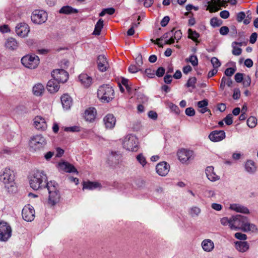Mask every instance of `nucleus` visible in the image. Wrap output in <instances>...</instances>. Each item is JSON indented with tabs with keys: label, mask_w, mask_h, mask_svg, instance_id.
Wrapping results in <instances>:
<instances>
[{
	"label": "nucleus",
	"mask_w": 258,
	"mask_h": 258,
	"mask_svg": "<svg viewBox=\"0 0 258 258\" xmlns=\"http://www.w3.org/2000/svg\"><path fill=\"white\" fill-rule=\"evenodd\" d=\"M96 115V109L94 107H90L85 111L84 117L86 121L92 122L95 120Z\"/></svg>",
	"instance_id": "nucleus-19"
},
{
	"label": "nucleus",
	"mask_w": 258,
	"mask_h": 258,
	"mask_svg": "<svg viewBox=\"0 0 258 258\" xmlns=\"http://www.w3.org/2000/svg\"><path fill=\"white\" fill-rule=\"evenodd\" d=\"M177 155L179 160L183 164H188L195 158L194 152L192 150L181 149L178 150Z\"/></svg>",
	"instance_id": "nucleus-9"
},
{
	"label": "nucleus",
	"mask_w": 258,
	"mask_h": 258,
	"mask_svg": "<svg viewBox=\"0 0 258 258\" xmlns=\"http://www.w3.org/2000/svg\"><path fill=\"white\" fill-rule=\"evenodd\" d=\"M83 189H87L93 190L98 187H100V184L97 182L84 181L83 183Z\"/></svg>",
	"instance_id": "nucleus-33"
},
{
	"label": "nucleus",
	"mask_w": 258,
	"mask_h": 258,
	"mask_svg": "<svg viewBox=\"0 0 258 258\" xmlns=\"http://www.w3.org/2000/svg\"><path fill=\"white\" fill-rule=\"evenodd\" d=\"M170 20V18L168 16H165L164 17L161 22V25L162 27H165L167 26L168 23H169V21Z\"/></svg>",
	"instance_id": "nucleus-63"
},
{
	"label": "nucleus",
	"mask_w": 258,
	"mask_h": 258,
	"mask_svg": "<svg viewBox=\"0 0 258 258\" xmlns=\"http://www.w3.org/2000/svg\"><path fill=\"white\" fill-rule=\"evenodd\" d=\"M116 121V118L112 114H108L103 118L105 126L107 129L113 128L115 125Z\"/></svg>",
	"instance_id": "nucleus-21"
},
{
	"label": "nucleus",
	"mask_w": 258,
	"mask_h": 258,
	"mask_svg": "<svg viewBox=\"0 0 258 258\" xmlns=\"http://www.w3.org/2000/svg\"><path fill=\"white\" fill-rule=\"evenodd\" d=\"M139 144L138 138L133 134L124 137L122 143L123 148L131 152H137L138 150Z\"/></svg>",
	"instance_id": "nucleus-6"
},
{
	"label": "nucleus",
	"mask_w": 258,
	"mask_h": 258,
	"mask_svg": "<svg viewBox=\"0 0 258 258\" xmlns=\"http://www.w3.org/2000/svg\"><path fill=\"white\" fill-rule=\"evenodd\" d=\"M64 130L66 132H78L80 131V127L79 126L66 127Z\"/></svg>",
	"instance_id": "nucleus-47"
},
{
	"label": "nucleus",
	"mask_w": 258,
	"mask_h": 258,
	"mask_svg": "<svg viewBox=\"0 0 258 258\" xmlns=\"http://www.w3.org/2000/svg\"><path fill=\"white\" fill-rule=\"evenodd\" d=\"M5 46L7 49L13 51L18 48L19 43L15 38L10 37L6 40Z\"/></svg>",
	"instance_id": "nucleus-23"
},
{
	"label": "nucleus",
	"mask_w": 258,
	"mask_h": 258,
	"mask_svg": "<svg viewBox=\"0 0 258 258\" xmlns=\"http://www.w3.org/2000/svg\"><path fill=\"white\" fill-rule=\"evenodd\" d=\"M137 160L143 167L147 164L146 158L142 153L137 155Z\"/></svg>",
	"instance_id": "nucleus-43"
},
{
	"label": "nucleus",
	"mask_w": 258,
	"mask_h": 258,
	"mask_svg": "<svg viewBox=\"0 0 258 258\" xmlns=\"http://www.w3.org/2000/svg\"><path fill=\"white\" fill-rule=\"evenodd\" d=\"M46 144V138L41 134L31 137L29 141L30 148L33 151H39L44 148Z\"/></svg>",
	"instance_id": "nucleus-7"
},
{
	"label": "nucleus",
	"mask_w": 258,
	"mask_h": 258,
	"mask_svg": "<svg viewBox=\"0 0 258 258\" xmlns=\"http://www.w3.org/2000/svg\"><path fill=\"white\" fill-rule=\"evenodd\" d=\"M234 245L236 249L240 252H246L249 248V245L247 241H236Z\"/></svg>",
	"instance_id": "nucleus-25"
},
{
	"label": "nucleus",
	"mask_w": 258,
	"mask_h": 258,
	"mask_svg": "<svg viewBox=\"0 0 258 258\" xmlns=\"http://www.w3.org/2000/svg\"><path fill=\"white\" fill-rule=\"evenodd\" d=\"M208 105V101L207 99H204L202 101L198 102L197 106L199 108H200L199 111L201 113H204L208 111H210V110H209L207 107Z\"/></svg>",
	"instance_id": "nucleus-35"
},
{
	"label": "nucleus",
	"mask_w": 258,
	"mask_h": 258,
	"mask_svg": "<svg viewBox=\"0 0 258 258\" xmlns=\"http://www.w3.org/2000/svg\"><path fill=\"white\" fill-rule=\"evenodd\" d=\"M234 237L241 240H245L247 239V236L245 234L240 232H237L234 234Z\"/></svg>",
	"instance_id": "nucleus-53"
},
{
	"label": "nucleus",
	"mask_w": 258,
	"mask_h": 258,
	"mask_svg": "<svg viewBox=\"0 0 258 258\" xmlns=\"http://www.w3.org/2000/svg\"><path fill=\"white\" fill-rule=\"evenodd\" d=\"M203 249L206 252H211L214 248V243L210 239H205L201 243Z\"/></svg>",
	"instance_id": "nucleus-26"
},
{
	"label": "nucleus",
	"mask_w": 258,
	"mask_h": 258,
	"mask_svg": "<svg viewBox=\"0 0 258 258\" xmlns=\"http://www.w3.org/2000/svg\"><path fill=\"white\" fill-rule=\"evenodd\" d=\"M140 24L139 22L138 24L133 23L132 24V26L130 29H129L127 32V34L128 36H132L135 33L134 27H138V25Z\"/></svg>",
	"instance_id": "nucleus-57"
},
{
	"label": "nucleus",
	"mask_w": 258,
	"mask_h": 258,
	"mask_svg": "<svg viewBox=\"0 0 258 258\" xmlns=\"http://www.w3.org/2000/svg\"><path fill=\"white\" fill-rule=\"evenodd\" d=\"M120 155L115 152H111L108 156L107 163L110 166H114L119 162Z\"/></svg>",
	"instance_id": "nucleus-27"
},
{
	"label": "nucleus",
	"mask_w": 258,
	"mask_h": 258,
	"mask_svg": "<svg viewBox=\"0 0 258 258\" xmlns=\"http://www.w3.org/2000/svg\"><path fill=\"white\" fill-rule=\"evenodd\" d=\"M58 166L62 171L69 173L75 172L78 174V172L74 166L67 162H60Z\"/></svg>",
	"instance_id": "nucleus-22"
},
{
	"label": "nucleus",
	"mask_w": 258,
	"mask_h": 258,
	"mask_svg": "<svg viewBox=\"0 0 258 258\" xmlns=\"http://www.w3.org/2000/svg\"><path fill=\"white\" fill-rule=\"evenodd\" d=\"M231 229H240L244 232H252L257 230L255 225L249 223L246 217L240 215L232 216Z\"/></svg>",
	"instance_id": "nucleus-1"
},
{
	"label": "nucleus",
	"mask_w": 258,
	"mask_h": 258,
	"mask_svg": "<svg viewBox=\"0 0 258 258\" xmlns=\"http://www.w3.org/2000/svg\"><path fill=\"white\" fill-rule=\"evenodd\" d=\"M128 70L131 73H136L141 71V69L137 65L132 64L128 67Z\"/></svg>",
	"instance_id": "nucleus-49"
},
{
	"label": "nucleus",
	"mask_w": 258,
	"mask_h": 258,
	"mask_svg": "<svg viewBox=\"0 0 258 258\" xmlns=\"http://www.w3.org/2000/svg\"><path fill=\"white\" fill-rule=\"evenodd\" d=\"M22 215L26 221H33L35 217V210L33 207L29 204L25 206L22 211Z\"/></svg>",
	"instance_id": "nucleus-13"
},
{
	"label": "nucleus",
	"mask_w": 258,
	"mask_h": 258,
	"mask_svg": "<svg viewBox=\"0 0 258 258\" xmlns=\"http://www.w3.org/2000/svg\"><path fill=\"white\" fill-rule=\"evenodd\" d=\"M211 62L213 67L215 69H217L221 66V63L219 59L216 57H213L211 59Z\"/></svg>",
	"instance_id": "nucleus-46"
},
{
	"label": "nucleus",
	"mask_w": 258,
	"mask_h": 258,
	"mask_svg": "<svg viewBox=\"0 0 258 258\" xmlns=\"http://www.w3.org/2000/svg\"><path fill=\"white\" fill-rule=\"evenodd\" d=\"M230 208L236 212L243 214H248L249 210L245 207L237 204H233L230 205Z\"/></svg>",
	"instance_id": "nucleus-30"
},
{
	"label": "nucleus",
	"mask_w": 258,
	"mask_h": 258,
	"mask_svg": "<svg viewBox=\"0 0 258 258\" xmlns=\"http://www.w3.org/2000/svg\"><path fill=\"white\" fill-rule=\"evenodd\" d=\"M170 169V166L166 162H162L156 165V170L157 173L160 176L166 175Z\"/></svg>",
	"instance_id": "nucleus-18"
},
{
	"label": "nucleus",
	"mask_w": 258,
	"mask_h": 258,
	"mask_svg": "<svg viewBox=\"0 0 258 258\" xmlns=\"http://www.w3.org/2000/svg\"><path fill=\"white\" fill-rule=\"evenodd\" d=\"M22 64L29 69H35L37 68L39 63V58L36 55H26L21 59Z\"/></svg>",
	"instance_id": "nucleus-8"
},
{
	"label": "nucleus",
	"mask_w": 258,
	"mask_h": 258,
	"mask_svg": "<svg viewBox=\"0 0 258 258\" xmlns=\"http://www.w3.org/2000/svg\"><path fill=\"white\" fill-rule=\"evenodd\" d=\"M236 71V69L233 68H228L225 71V75L227 77L232 76Z\"/></svg>",
	"instance_id": "nucleus-51"
},
{
	"label": "nucleus",
	"mask_w": 258,
	"mask_h": 258,
	"mask_svg": "<svg viewBox=\"0 0 258 258\" xmlns=\"http://www.w3.org/2000/svg\"><path fill=\"white\" fill-rule=\"evenodd\" d=\"M188 37L197 43H199L198 38L200 37V34L196 31H193L191 29L188 30Z\"/></svg>",
	"instance_id": "nucleus-38"
},
{
	"label": "nucleus",
	"mask_w": 258,
	"mask_h": 258,
	"mask_svg": "<svg viewBox=\"0 0 258 258\" xmlns=\"http://www.w3.org/2000/svg\"><path fill=\"white\" fill-rule=\"evenodd\" d=\"M13 171L9 168H5L0 174V180L5 184L6 187L10 192L16 190Z\"/></svg>",
	"instance_id": "nucleus-3"
},
{
	"label": "nucleus",
	"mask_w": 258,
	"mask_h": 258,
	"mask_svg": "<svg viewBox=\"0 0 258 258\" xmlns=\"http://www.w3.org/2000/svg\"><path fill=\"white\" fill-rule=\"evenodd\" d=\"M79 79L85 87H88L92 84V78L86 74H82L79 76Z\"/></svg>",
	"instance_id": "nucleus-31"
},
{
	"label": "nucleus",
	"mask_w": 258,
	"mask_h": 258,
	"mask_svg": "<svg viewBox=\"0 0 258 258\" xmlns=\"http://www.w3.org/2000/svg\"><path fill=\"white\" fill-rule=\"evenodd\" d=\"M224 120L227 125H231L233 122L232 114H229L227 115L224 118Z\"/></svg>",
	"instance_id": "nucleus-59"
},
{
	"label": "nucleus",
	"mask_w": 258,
	"mask_h": 258,
	"mask_svg": "<svg viewBox=\"0 0 258 258\" xmlns=\"http://www.w3.org/2000/svg\"><path fill=\"white\" fill-rule=\"evenodd\" d=\"M172 30H173V39L174 42L175 40L178 41L182 37V33L180 30L174 31V29Z\"/></svg>",
	"instance_id": "nucleus-45"
},
{
	"label": "nucleus",
	"mask_w": 258,
	"mask_h": 258,
	"mask_svg": "<svg viewBox=\"0 0 258 258\" xmlns=\"http://www.w3.org/2000/svg\"><path fill=\"white\" fill-rule=\"evenodd\" d=\"M49 182L47 177L43 170L35 171L29 180L30 187L34 190L45 188L47 187Z\"/></svg>",
	"instance_id": "nucleus-2"
},
{
	"label": "nucleus",
	"mask_w": 258,
	"mask_h": 258,
	"mask_svg": "<svg viewBox=\"0 0 258 258\" xmlns=\"http://www.w3.org/2000/svg\"><path fill=\"white\" fill-rule=\"evenodd\" d=\"M114 96V90L109 85H101L98 89L97 96L102 102H110L113 99Z\"/></svg>",
	"instance_id": "nucleus-5"
},
{
	"label": "nucleus",
	"mask_w": 258,
	"mask_h": 258,
	"mask_svg": "<svg viewBox=\"0 0 258 258\" xmlns=\"http://www.w3.org/2000/svg\"><path fill=\"white\" fill-rule=\"evenodd\" d=\"M201 212V210L197 207H194L191 208L190 214L192 216H198Z\"/></svg>",
	"instance_id": "nucleus-50"
},
{
	"label": "nucleus",
	"mask_w": 258,
	"mask_h": 258,
	"mask_svg": "<svg viewBox=\"0 0 258 258\" xmlns=\"http://www.w3.org/2000/svg\"><path fill=\"white\" fill-rule=\"evenodd\" d=\"M256 123L257 119L254 116H250L247 120V124L249 127L251 128L255 127L256 125Z\"/></svg>",
	"instance_id": "nucleus-40"
},
{
	"label": "nucleus",
	"mask_w": 258,
	"mask_h": 258,
	"mask_svg": "<svg viewBox=\"0 0 258 258\" xmlns=\"http://www.w3.org/2000/svg\"><path fill=\"white\" fill-rule=\"evenodd\" d=\"M60 14L70 15L74 13H78V10L69 6L62 7L59 11Z\"/></svg>",
	"instance_id": "nucleus-34"
},
{
	"label": "nucleus",
	"mask_w": 258,
	"mask_h": 258,
	"mask_svg": "<svg viewBox=\"0 0 258 258\" xmlns=\"http://www.w3.org/2000/svg\"><path fill=\"white\" fill-rule=\"evenodd\" d=\"M44 90V86L42 84L37 83L33 86L32 92L35 96H40L43 94Z\"/></svg>",
	"instance_id": "nucleus-32"
},
{
	"label": "nucleus",
	"mask_w": 258,
	"mask_h": 258,
	"mask_svg": "<svg viewBox=\"0 0 258 258\" xmlns=\"http://www.w3.org/2000/svg\"><path fill=\"white\" fill-rule=\"evenodd\" d=\"M173 30H172L166 33H165L161 38H158L156 39V41L153 39H151V41L154 43L157 44L160 47H163V45L160 43H159V41L160 40H162L163 39L165 40V44H171L174 43V40L173 39Z\"/></svg>",
	"instance_id": "nucleus-15"
},
{
	"label": "nucleus",
	"mask_w": 258,
	"mask_h": 258,
	"mask_svg": "<svg viewBox=\"0 0 258 258\" xmlns=\"http://www.w3.org/2000/svg\"><path fill=\"white\" fill-rule=\"evenodd\" d=\"M205 173L207 178L212 181H215L219 179V176L214 171L212 166L208 167L205 170Z\"/></svg>",
	"instance_id": "nucleus-29"
},
{
	"label": "nucleus",
	"mask_w": 258,
	"mask_h": 258,
	"mask_svg": "<svg viewBox=\"0 0 258 258\" xmlns=\"http://www.w3.org/2000/svg\"><path fill=\"white\" fill-rule=\"evenodd\" d=\"M15 31L19 36L22 38L28 36L30 32V27L26 23H19L16 26Z\"/></svg>",
	"instance_id": "nucleus-14"
},
{
	"label": "nucleus",
	"mask_w": 258,
	"mask_h": 258,
	"mask_svg": "<svg viewBox=\"0 0 258 258\" xmlns=\"http://www.w3.org/2000/svg\"><path fill=\"white\" fill-rule=\"evenodd\" d=\"M245 168L247 172L250 173L255 172L256 167L253 161L251 160L247 161L245 164Z\"/></svg>",
	"instance_id": "nucleus-36"
},
{
	"label": "nucleus",
	"mask_w": 258,
	"mask_h": 258,
	"mask_svg": "<svg viewBox=\"0 0 258 258\" xmlns=\"http://www.w3.org/2000/svg\"><path fill=\"white\" fill-rule=\"evenodd\" d=\"M188 61L193 66H196L198 64V58L196 55H191L188 59Z\"/></svg>",
	"instance_id": "nucleus-55"
},
{
	"label": "nucleus",
	"mask_w": 258,
	"mask_h": 258,
	"mask_svg": "<svg viewBox=\"0 0 258 258\" xmlns=\"http://www.w3.org/2000/svg\"><path fill=\"white\" fill-rule=\"evenodd\" d=\"M136 64L139 67H140L143 64V59H142V56L141 54H139L138 55L136 58Z\"/></svg>",
	"instance_id": "nucleus-61"
},
{
	"label": "nucleus",
	"mask_w": 258,
	"mask_h": 258,
	"mask_svg": "<svg viewBox=\"0 0 258 258\" xmlns=\"http://www.w3.org/2000/svg\"><path fill=\"white\" fill-rule=\"evenodd\" d=\"M219 32L222 35H226L229 32V28L227 26H222L220 28Z\"/></svg>",
	"instance_id": "nucleus-62"
},
{
	"label": "nucleus",
	"mask_w": 258,
	"mask_h": 258,
	"mask_svg": "<svg viewBox=\"0 0 258 258\" xmlns=\"http://www.w3.org/2000/svg\"><path fill=\"white\" fill-rule=\"evenodd\" d=\"M234 79L237 83H241L243 79V74L238 73L234 76Z\"/></svg>",
	"instance_id": "nucleus-58"
},
{
	"label": "nucleus",
	"mask_w": 258,
	"mask_h": 258,
	"mask_svg": "<svg viewBox=\"0 0 258 258\" xmlns=\"http://www.w3.org/2000/svg\"><path fill=\"white\" fill-rule=\"evenodd\" d=\"M185 113L188 116H193L195 115V111L192 107H188L185 109Z\"/></svg>",
	"instance_id": "nucleus-56"
},
{
	"label": "nucleus",
	"mask_w": 258,
	"mask_h": 258,
	"mask_svg": "<svg viewBox=\"0 0 258 258\" xmlns=\"http://www.w3.org/2000/svg\"><path fill=\"white\" fill-rule=\"evenodd\" d=\"M47 89L51 93H55L59 89V83L56 80L53 78L48 82Z\"/></svg>",
	"instance_id": "nucleus-24"
},
{
	"label": "nucleus",
	"mask_w": 258,
	"mask_h": 258,
	"mask_svg": "<svg viewBox=\"0 0 258 258\" xmlns=\"http://www.w3.org/2000/svg\"><path fill=\"white\" fill-rule=\"evenodd\" d=\"M233 48L232 53L234 55L238 56L241 54L242 49L239 47H237L235 45L232 44Z\"/></svg>",
	"instance_id": "nucleus-48"
},
{
	"label": "nucleus",
	"mask_w": 258,
	"mask_h": 258,
	"mask_svg": "<svg viewBox=\"0 0 258 258\" xmlns=\"http://www.w3.org/2000/svg\"><path fill=\"white\" fill-rule=\"evenodd\" d=\"M97 63L98 70L101 72H105L109 68L108 62L104 55H100L98 56Z\"/></svg>",
	"instance_id": "nucleus-20"
},
{
	"label": "nucleus",
	"mask_w": 258,
	"mask_h": 258,
	"mask_svg": "<svg viewBox=\"0 0 258 258\" xmlns=\"http://www.w3.org/2000/svg\"><path fill=\"white\" fill-rule=\"evenodd\" d=\"M61 102L63 108L66 110L69 109L72 105V99L68 94H64L61 96Z\"/></svg>",
	"instance_id": "nucleus-28"
},
{
	"label": "nucleus",
	"mask_w": 258,
	"mask_h": 258,
	"mask_svg": "<svg viewBox=\"0 0 258 258\" xmlns=\"http://www.w3.org/2000/svg\"><path fill=\"white\" fill-rule=\"evenodd\" d=\"M34 125L37 130L44 131L46 130L47 125L44 118L41 116H36L34 119Z\"/></svg>",
	"instance_id": "nucleus-16"
},
{
	"label": "nucleus",
	"mask_w": 258,
	"mask_h": 258,
	"mask_svg": "<svg viewBox=\"0 0 258 258\" xmlns=\"http://www.w3.org/2000/svg\"><path fill=\"white\" fill-rule=\"evenodd\" d=\"M12 228L5 222H0V241H7L12 236Z\"/></svg>",
	"instance_id": "nucleus-10"
},
{
	"label": "nucleus",
	"mask_w": 258,
	"mask_h": 258,
	"mask_svg": "<svg viewBox=\"0 0 258 258\" xmlns=\"http://www.w3.org/2000/svg\"><path fill=\"white\" fill-rule=\"evenodd\" d=\"M115 12V9L113 8L104 9L99 14L100 17H103L105 14L112 15Z\"/></svg>",
	"instance_id": "nucleus-39"
},
{
	"label": "nucleus",
	"mask_w": 258,
	"mask_h": 258,
	"mask_svg": "<svg viewBox=\"0 0 258 258\" xmlns=\"http://www.w3.org/2000/svg\"><path fill=\"white\" fill-rule=\"evenodd\" d=\"M220 222L221 224L224 226L229 225L230 228L231 229L232 217L229 219H228L227 217H223L222 219H221Z\"/></svg>",
	"instance_id": "nucleus-44"
},
{
	"label": "nucleus",
	"mask_w": 258,
	"mask_h": 258,
	"mask_svg": "<svg viewBox=\"0 0 258 258\" xmlns=\"http://www.w3.org/2000/svg\"><path fill=\"white\" fill-rule=\"evenodd\" d=\"M245 18V14L244 12H240L237 13L236 20L238 22H241Z\"/></svg>",
	"instance_id": "nucleus-54"
},
{
	"label": "nucleus",
	"mask_w": 258,
	"mask_h": 258,
	"mask_svg": "<svg viewBox=\"0 0 258 258\" xmlns=\"http://www.w3.org/2000/svg\"><path fill=\"white\" fill-rule=\"evenodd\" d=\"M165 69L164 68H163V67H159L157 69V70L156 71V75L158 77H161L165 74Z\"/></svg>",
	"instance_id": "nucleus-60"
},
{
	"label": "nucleus",
	"mask_w": 258,
	"mask_h": 258,
	"mask_svg": "<svg viewBox=\"0 0 258 258\" xmlns=\"http://www.w3.org/2000/svg\"><path fill=\"white\" fill-rule=\"evenodd\" d=\"M257 37V33L255 32L252 33L250 37V39H249L250 43H251L252 44L254 43L256 41Z\"/></svg>",
	"instance_id": "nucleus-64"
},
{
	"label": "nucleus",
	"mask_w": 258,
	"mask_h": 258,
	"mask_svg": "<svg viewBox=\"0 0 258 258\" xmlns=\"http://www.w3.org/2000/svg\"><path fill=\"white\" fill-rule=\"evenodd\" d=\"M225 138V133L224 131H214L209 135V139L214 142H219Z\"/></svg>",
	"instance_id": "nucleus-17"
},
{
	"label": "nucleus",
	"mask_w": 258,
	"mask_h": 258,
	"mask_svg": "<svg viewBox=\"0 0 258 258\" xmlns=\"http://www.w3.org/2000/svg\"><path fill=\"white\" fill-rule=\"evenodd\" d=\"M46 188L49 194L48 203L54 206L60 201L61 197L58 184L54 181H50Z\"/></svg>",
	"instance_id": "nucleus-4"
},
{
	"label": "nucleus",
	"mask_w": 258,
	"mask_h": 258,
	"mask_svg": "<svg viewBox=\"0 0 258 258\" xmlns=\"http://www.w3.org/2000/svg\"><path fill=\"white\" fill-rule=\"evenodd\" d=\"M103 27V20L102 19H99L95 26V29L93 32V34L95 35H99Z\"/></svg>",
	"instance_id": "nucleus-37"
},
{
	"label": "nucleus",
	"mask_w": 258,
	"mask_h": 258,
	"mask_svg": "<svg viewBox=\"0 0 258 258\" xmlns=\"http://www.w3.org/2000/svg\"><path fill=\"white\" fill-rule=\"evenodd\" d=\"M197 82V79L196 77H191L189 78L187 81V82L186 84V86L187 87H192V88H195V84Z\"/></svg>",
	"instance_id": "nucleus-42"
},
{
	"label": "nucleus",
	"mask_w": 258,
	"mask_h": 258,
	"mask_svg": "<svg viewBox=\"0 0 258 258\" xmlns=\"http://www.w3.org/2000/svg\"><path fill=\"white\" fill-rule=\"evenodd\" d=\"M210 24L213 27H219L222 25V21L216 17H214L211 19Z\"/></svg>",
	"instance_id": "nucleus-41"
},
{
	"label": "nucleus",
	"mask_w": 258,
	"mask_h": 258,
	"mask_svg": "<svg viewBox=\"0 0 258 258\" xmlns=\"http://www.w3.org/2000/svg\"><path fill=\"white\" fill-rule=\"evenodd\" d=\"M31 18L33 23L40 24L47 20V14L44 11L36 10L33 12Z\"/></svg>",
	"instance_id": "nucleus-11"
},
{
	"label": "nucleus",
	"mask_w": 258,
	"mask_h": 258,
	"mask_svg": "<svg viewBox=\"0 0 258 258\" xmlns=\"http://www.w3.org/2000/svg\"><path fill=\"white\" fill-rule=\"evenodd\" d=\"M51 76L59 84V83H65L69 78V74L63 69L53 71L51 73Z\"/></svg>",
	"instance_id": "nucleus-12"
},
{
	"label": "nucleus",
	"mask_w": 258,
	"mask_h": 258,
	"mask_svg": "<svg viewBox=\"0 0 258 258\" xmlns=\"http://www.w3.org/2000/svg\"><path fill=\"white\" fill-rule=\"evenodd\" d=\"M168 107L173 112H174L176 114L179 113V109L178 107L175 104L172 103H169L168 104Z\"/></svg>",
	"instance_id": "nucleus-52"
}]
</instances>
